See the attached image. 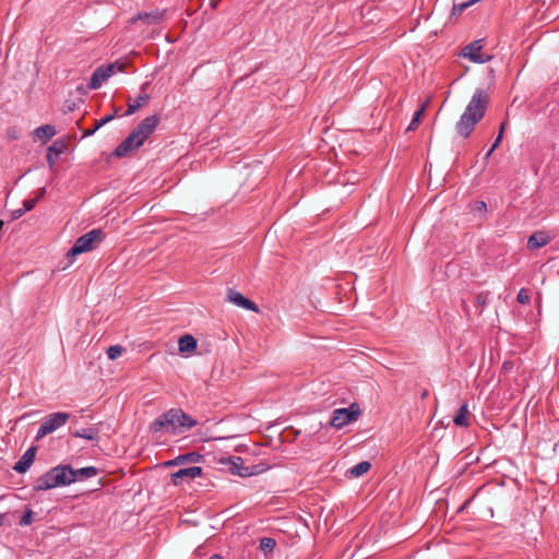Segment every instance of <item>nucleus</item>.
I'll list each match as a JSON object with an SVG mask.
<instances>
[{
	"instance_id": "f257e3e1",
	"label": "nucleus",
	"mask_w": 559,
	"mask_h": 559,
	"mask_svg": "<svg viewBox=\"0 0 559 559\" xmlns=\"http://www.w3.org/2000/svg\"><path fill=\"white\" fill-rule=\"evenodd\" d=\"M97 474L98 469L94 466L74 469L69 464H60L39 476L35 480L34 490L45 491L56 487L68 486L76 480L95 477Z\"/></svg>"
},
{
	"instance_id": "f03ea898",
	"label": "nucleus",
	"mask_w": 559,
	"mask_h": 559,
	"mask_svg": "<svg viewBox=\"0 0 559 559\" xmlns=\"http://www.w3.org/2000/svg\"><path fill=\"white\" fill-rule=\"evenodd\" d=\"M490 96L484 88H476L464 112L455 124V130L463 139L469 138L476 124L485 117Z\"/></svg>"
},
{
	"instance_id": "7ed1b4c3",
	"label": "nucleus",
	"mask_w": 559,
	"mask_h": 559,
	"mask_svg": "<svg viewBox=\"0 0 559 559\" xmlns=\"http://www.w3.org/2000/svg\"><path fill=\"white\" fill-rule=\"evenodd\" d=\"M198 421L181 408H170L159 415L150 426V430L156 432L183 433L194 426Z\"/></svg>"
},
{
	"instance_id": "20e7f679",
	"label": "nucleus",
	"mask_w": 559,
	"mask_h": 559,
	"mask_svg": "<svg viewBox=\"0 0 559 559\" xmlns=\"http://www.w3.org/2000/svg\"><path fill=\"white\" fill-rule=\"evenodd\" d=\"M104 239L105 233L102 228L92 229L75 240L73 247L69 250L68 255L75 257L78 254L88 252L93 250L97 245H99Z\"/></svg>"
},
{
	"instance_id": "39448f33",
	"label": "nucleus",
	"mask_w": 559,
	"mask_h": 559,
	"mask_svg": "<svg viewBox=\"0 0 559 559\" xmlns=\"http://www.w3.org/2000/svg\"><path fill=\"white\" fill-rule=\"evenodd\" d=\"M226 461L228 464V471L231 474L238 475L240 477L255 476L270 468L269 464L263 462L246 466L243 459L240 456H229Z\"/></svg>"
},
{
	"instance_id": "423d86ee",
	"label": "nucleus",
	"mask_w": 559,
	"mask_h": 559,
	"mask_svg": "<svg viewBox=\"0 0 559 559\" xmlns=\"http://www.w3.org/2000/svg\"><path fill=\"white\" fill-rule=\"evenodd\" d=\"M359 416V405L357 403H353L349 407L334 409L330 419V425L334 428L341 429L344 426L356 421Z\"/></svg>"
},
{
	"instance_id": "0eeeda50",
	"label": "nucleus",
	"mask_w": 559,
	"mask_h": 559,
	"mask_svg": "<svg viewBox=\"0 0 559 559\" xmlns=\"http://www.w3.org/2000/svg\"><path fill=\"white\" fill-rule=\"evenodd\" d=\"M126 68L124 63H120L118 61L99 66L95 69L92 74L91 81L88 83V87L91 90H97L102 86V84L109 79L114 73L123 72Z\"/></svg>"
},
{
	"instance_id": "6e6552de",
	"label": "nucleus",
	"mask_w": 559,
	"mask_h": 559,
	"mask_svg": "<svg viewBox=\"0 0 559 559\" xmlns=\"http://www.w3.org/2000/svg\"><path fill=\"white\" fill-rule=\"evenodd\" d=\"M70 417L71 415L64 412H57L46 416L37 431L36 440H39L43 437L52 433L59 427L63 426L69 420Z\"/></svg>"
},
{
	"instance_id": "1a4fd4ad",
	"label": "nucleus",
	"mask_w": 559,
	"mask_h": 559,
	"mask_svg": "<svg viewBox=\"0 0 559 559\" xmlns=\"http://www.w3.org/2000/svg\"><path fill=\"white\" fill-rule=\"evenodd\" d=\"M483 39L473 40L461 50L460 56L474 63H486L492 59V56L483 53Z\"/></svg>"
},
{
	"instance_id": "9d476101",
	"label": "nucleus",
	"mask_w": 559,
	"mask_h": 559,
	"mask_svg": "<svg viewBox=\"0 0 559 559\" xmlns=\"http://www.w3.org/2000/svg\"><path fill=\"white\" fill-rule=\"evenodd\" d=\"M159 122H160V117L158 115H152V116L144 118L132 130V132L139 139L140 144H144V142L150 138V135L156 130Z\"/></svg>"
},
{
	"instance_id": "9b49d317",
	"label": "nucleus",
	"mask_w": 559,
	"mask_h": 559,
	"mask_svg": "<svg viewBox=\"0 0 559 559\" xmlns=\"http://www.w3.org/2000/svg\"><path fill=\"white\" fill-rule=\"evenodd\" d=\"M143 144L139 143V139L131 131L130 134L115 148L112 156L122 158L139 150Z\"/></svg>"
},
{
	"instance_id": "f8f14e48",
	"label": "nucleus",
	"mask_w": 559,
	"mask_h": 559,
	"mask_svg": "<svg viewBox=\"0 0 559 559\" xmlns=\"http://www.w3.org/2000/svg\"><path fill=\"white\" fill-rule=\"evenodd\" d=\"M226 299L236 305L237 307L251 310L253 312H259V307L255 302L243 296L241 293L235 290V289H228Z\"/></svg>"
},
{
	"instance_id": "ddd939ff",
	"label": "nucleus",
	"mask_w": 559,
	"mask_h": 559,
	"mask_svg": "<svg viewBox=\"0 0 559 559\" xmlns=\"http://www.w3.org/2000/svg\"><path fill=\"white\" fill-rule=\"evenodd\" d=\"M202 473L203 469L200 466L180 468L179 471L171 474V481L175 486H179L187 479H194L200 477Z\"/></svg>"
},
{
	"instance_id": "4468645a",
	"label": "nucleus",
	"mask_w": 559,
	"mask_h": 559,
	"mask_svg": "<svg viewBox=\"0 0 559 559\" xmlns=\"http://www.w3.org/2000/svg\"><path fill=\"white\" fill-rule=\"evenodd\" d=\"M36 455V447L28 448L21 459L15 463L13 469L20 474L25 473L33 464Z\"/></svg>"
},
{
	"instance_id": "2eb2a0df",
	"label": "nucleus",
	"mask_w": 559,
	"mask_h": 559,
	"mask_svg": "<svg viewBox=\"0 0 559 559\" xmlns=\"http://www.w3.org/2000/svg\"><path fill=\"white\" fill-rule=\"evenodd\" d=\"M165 10H154L152 12H140L131 19L134 23L139 20L146 22L147 24H156L165 19Z\"/></svg>"
},
{
	"instance_id": "dca6fc26",
	"label": "nucleus",
	"mask_w": 559,
	"mask_h": 559,
	"mask_svg": "<svg viewBox=\"0 0 559 559\" xmlns=\"http://www.w3.org/2000/svg\"><path fill=\"white\" fill-rule=\"evenodd\" d=\"M67 146L66 143L61 140L55 141L48 148H47V163L50 168H53L57 158L64 153Z\"/></svg>"
},
{
	"instance_id": "f3484780",
	"label": "nucleus",
	"mask_w": 559,
	"mask_h": 559,
	"mask_svg": "<svg viewBox=\"0 0 559 559\" xmlns=\"http://www.w3.org/2000/svg\"><path fill=\"white\" fill-rule=\"evenodd\" d=\"M147 85H148V83H144L141 86V94L136 97L134 103L128 104V108H127L126 112L122 116H124V117L126 116H131L134 112H136L141 107H143L144 105H146L148 103L150 95L147 93H145V88H146Z\"/></svg>"
},
{
	"instance_id": "a211bd4d",
	"label": "nucleus",
	"mask_w": 559,
	"mask_h": 559,
	"mask_svg": "<svg viewBox=\"0 0 559 559\" xmlns=\"http://www.w3.org/2000/svg\"><path fill=\"white\" fill-rule=\"evenodd\" d=\"M550 236L544 230H537L533 233L527 240V248L530 250H536L546 246L550 241Z\"/></svg>"
},
{
	"instance_id": "6ab92c4d",
	"label": "nucleus",
	"mask_w": 559,
	"mask_h": 559,
	"mask_svg": "<svg viewBox=\"0 0 559 559\" xmlns=\"http://www.w3.org/2000/svg\"><path fill=\"white\" fill-rule=\"evenodd\" d=\"M203 459V456L198 452H189L181 455H178L171 461H168L166 465H179L186 463H198Z\"/></svg>"
},
{
	"instance_id": "aec40b11",
	"label": "nucleus",
	"mask_w": 559,
	"mask_h": 559,
	"mask_svg": "<svg viewBox=\"0 0 559 559\" xmlns=\"http://www.w3.org/2000/svg\"><path fill=\"white\" fill-rule=\"evenodd\" d=\"M197 348V340L190 335H182L178 341V349L180 353H191Z\"/></svg>"
},
{
	"instance_id": "412c9836",
	"label": "nucleus",
	"mask_w": 559,
	"mask_h": 559,
	"mask_svg": "<svg viewBox=\"0 0 559 559\" xmlns=\"http://www.w3.org/2000/svg\"><path fill=\"white\" fill-rule=\"evenodd\" d=\"M469 411L467 404L461 405V407L457 411V414L453 418V423L455 426L459 427H468L471 425L469 421Z\"/></svg>"
},
{
	"instance_id": "4be33fe9",
	"label": "nucleus",
	"mask_w": 559,
	"mask_h": 559,
	"mask_svg": "<svg viewBox=\"0 0 559 559\" xmlns=\"http://www.w3.org/2000/svg\"><path fill=\"white\" fill-rule=\"evenodd\" d=\"M118 111H119V109L115 108L111 114L106 115L104 118H102L100 120L96 121L92 129L85 130L83 132V136H91V135H93L99 128H102L106 123L112 121L117 117Z\"/></svg>"
},
{
	"instance_id": "5701e85b",
	"label": "nucleus",
	"mask_w": 559,
	"mask_h": 559,
	"mask_svg": "<svg viewBox=\"0 0 559 559\" xmlns=\"http://www.w3.org/2000/svg\"><path fill=\"white\" fill-rule=\"evenodd\" d=\"M34 134L43 140V141H48L49 139H51L55 134H56V129L51 124H44V126H40L38 128H36L34 130Z\"/></svg>"
},
{
	"instance_id": "b1692460",
	"label": "nucleus",
	"mask_w": 559,
	"mask_h": 559,
	"mask_svg": "<svg viewBox=\"0 0 559 559\" xmlns=\"http://www.w3.org/2000/svg\"><path fill=\"white\" fill-rule=\"evenodd\" d=\"M98 429L95 427H88L81 430H76L72 432V436L75 438H82L86 440H97L98 439Z\"/></svg>"
},
{
	"instance_id": "393cba45",
	"label": "nucleus",
	"mask_w": 559,
	"mask_h": 559,
	"mask_svg": "<svg viewBox=\"0 0 559 559\" xmlns=\"http://www.w3.org/2000/svg\"><path fill=\"white\" fill-rule=\"evenodd\" d=\"M490 300V293L489 292H481L479 293L475 298V307L476 311L475 313L477 316H480L485 307L489 304Z\"/></svg>"
},
{
	"instance_id": "a878e982",
	"label": "nucleus",
	"mask_w": 559,
	"mask_h": 559,
	"mask_svg": "<svg viewBox=\"0 0 559 559\" xmlns=\"http://www.w3.org/2000/svg\"><path fill=\"white\" fill-rule=\"evenodd\" d=\"M371 468V464L368 461H361L354 465L349 471L352 477H360Z\"/></svg>"
},
{
	"instance_id": "bb28decb",
	"label": "nucleus",
	"mask_w": 559,
	"mask_h": 559,
	"mask_svg": "<svg viewBox=\"0 0 559 559\" xmlns=\"http://www.w3.org/2000/svg\"><path fill=\"white\" fill-rule=\"evenodd\" d=\"M425 109H426V104H423L415 112H414V116L412 118V121L409 122L406 131L409 132V131H414L418 128L419 123H420V120L424 116V112H425Z\"/></svg>"
},
{
	"instance_id": "cd10ccee",
	"label": "nucleus",
	"mask_w": 559,
	"mask_h": 559,
	"mask_svg": "<svg viewBox=\"0 0 559 559\" xmlns=\"http://www.w3.org/2000/svg\"><path fill=\"white\" fill-rule=\"evenodd\" d=\"M480 0H468L462 3H455L452 7L451 16H460L467 8L479 2Z\"/></svg>"
},
{
	"instance_id": "c85d7f7f",
	"label": "nucleus",
	"mask_w": 559,
	"mask_h": 559,
	"mask_svg": "<svg viewBox=\"0 0 559 559\" xmlns=\"http://www.w3.org/2000/svg\"><path fill=\"white\" fill-rule=\"evenodd\" d=\"M276 543H275V539L271 538V537H263L260 539V545H259V548L261 551L263 552H270L274 549Z\"/></svg>"
},
{
	"instance_id": "c756f323",
	"label": "nucleus",
	"mask_w": 559,
	"mask_h": 559,
	"mask_svg": "<svg viewBox=\"0 0 559 559\" xmlns=\"http://www.w3.org/2000/svg\"><path fill=\"white\" fill-rule=\"evenodd\" d=\"M123 352H124V348L121 345H112V346L108 347L106 353H107L108 359L115 360L118 357H120Z\"/></svg>"
},
{
	"instance_id": "7c9ffc66",
	"label": "nucleus",
	"mask_w": 559,
	"mask_h": 559,
	"mask_svg": "<svg viewBox=\"0 0 559 559\" xmlns=\"http://www.w3.org/2000/svg\"><path fill=\"white\" fill-rule=\"evenodd\" d=\"M33 516H34V512L31 510V509H27L23 516L21 518L20 520V525L21 526H27L29 524H32L33 522Z\"/></svg>"
},
{
	"instance_id": "2f4dec72",
	"label": "nucleus",
	"mask_w": 559,
	"mask_h": 559,
	"mask_svg": "<svg viewBox=\"0 0 559 559\" xmlns=\"http://www.w3.org/2000/svg\"><path fill=\"white\" fill-rule=\"evenodd\" d=\"M530 298L531 297H530L528 290L525 288L520 289V292L518 293V296H516L518 302L523 304V305L528 304Z\"/></svg>"
},
{
	"instance_id": "473e14b6",
	"label": "nucleus",
	"mask_w": 559,
	"mask_h": 559,
	"mask_svg": "<svg viewBox=\"0 0 559 559\" xmlns=\"http://www.w3.org/2000/svg\"><path fill=\"white\" fill-rule=\"evenodd\" d=\"M38 202V198L28 199L23 202V209L25 212L32 211Z\"/></svg>"
},
{
	"instance_id": "72a5a7b5",
	"label": "nucleus",
	"mask_w": 559,
	"mask_h": 559,
	"mask_svg": "<svg viewBox=\"0 0 559 559\" xmlns=\"http://www.w3.org/2000/svg\"><path fill=\"white\" fill-rule=\"evenodd\" d=\"M504 126H506V122H502V124L500 127L499 134L496 138L493 144L491 145V151H495L499 146V144H500V142L502 140V135H503V131H504Z\"/></svg>"
},
{
	"instance_id": "f704fd0d",
	"label": "nucleus",
	"mask_w": 559,
	"mask_h": 559,
	"mask_svg": "<svg viewBox=\"0 0 559 559\" xmlns=\"http://www.w3.org/2000/svg\"><path fill=\"white\" fill-rule=\"evenodd\" d=\"M25 213L24 209H17L12 212V219L20 218Z\"/></svg>"
},
{
	"instance_id": "c9c22d12",
	"label": "nucleus",
	"mask_w": 559,
	"mask_h": 559,
	"mask_svg": "<svg viewBox=\"0 0 559 559\" xmlns=\"http://www.w3.org/2000/svg\"><path fill=\"white\" fill-rule=\"evenodd\" d=\"M486 203L484 201H478L476 202V209L479 210V211H485L486 210Z\"/></svg>"
},
{
	"instance_id": "e433bc0d",
	"label": "nucleus",
	"mask_w": 559,
	"mask_h": 559,
	"mask_svg": "<svg viewBox=\"0 0 559 559\" xmlns=\"http://www.w3.org/2000/svg\"><path fill=\"white\" fill-rule=\"evenodd\" d=\"M45 193H46V188H40L35 198H38V201H39L45 195Z\"/></svg>"
},
{
	"instance_id": "4c0bfd02",
	"label": "nucleus",
	"mask_w": 559,
	"mask_h": 559,
	"mask_svg": "<svg viewBox=\"0 0 559 559\" xmlns=\"http://www.w3.org/2000/svg\"><path fill=\"white\" fill-rule=\"evenodd\" d=\"M462 306H463V309H464V311H465L466 316H468V317H469V314H471V313H469V308H468V306H467V304H466V300H465V299H462Z\"/></svg>"
},
{
	"instance_id": "58836bf2",
	"label": "nucleus",
	"mask_w": 559,
	"mask_h": 559,
	"mask_svg": "<svg viewBox=\"0 0 559 559\" xmlns=\"http://www.w3.org/2000/svg\"><path fill=\"white\" fill-rule=\"evenodd\" d=\"M8 135H9L11 139H16V138H17V135H16V131H15V129H13V128L8 130Z\"/></svg>"
},
{
	"instance_id": "ea45409f",
	"label": "nucleus",
	"mask_w": 559,
	"mask_h": 559,
	"mask_svg": "<svg viewBox=\"0 0 559 559\" xmlns=\"http://www.w3.org/2000/svg\"><path fill=\"white\" fill-rule=\"evenodd\" d=\"M210 559H223V557L221 555L215 554L211 556Z\"/></svg>"
},
{
	"instance_id": "a19ab883",
	"label": "nucleus",
	"mask_w": 559,
	"mask_h": 559,
	"mask_svg": "<svg viewBox=\"0 0 559 559\" xmlns=\"http://www.w3.org/2000/svg\"><path fill=\"white\" fill-rule=\"evenodd\" d=\"M492 152L493 151H491V147H490L489 151L485 155V159L489 158V156L492 154Z\"/></svg>"
},
{
	"instance_id": "79ce46f5",
	"label": "nucleus",
	"mask_w": 559,
	"mask_h": 559,
	"mask_svg": "<svg viewBox=\"0 0 559 559\" xmlns=\"http://www.w3.org/2000/svg\"><path fill=\"white\" fill-rule=\"evenodd\" d=\"M217 5V1L216 0H211V7L212 8H216Z\"/></svg>"
},
{
	"instance_id": "37998d69",
	"label": "nucleus",
	"mask_w": 559,
	"mask_h": 559,
	"mask_svg": "<svg viewBox=\"0 0 559 559\" xmlns=\"http://www.w3.org/2000/svg\"><path fill=\"white\" fill-rule=\"evenodd\" d=\"M4 518H5L4 514H0V526L3 524Z\"/></svg>"
},
{
	"instance_id": "c03bdc74",
	"label": "nucleus",
	"mask_w": 559,
	"mask_h": 559,
	"mask_svg": "<svg viewBox=\"0 0 559 559\" xmlns=\"http://www.w3.org/2000/svg\"><path fill=\"white\" fill-rule=\"evenodd\" d=\"M503 367H506V369H509V366H507V362H503Z\"/></svg>"
},
{
	"instance_id": "a18cd8bd",
	"label": "nucleus",
	"mask_w": 559,
	"mask_h": 559,
	"mask_svg": "<svg viewBox=\"0 0 559 559\" xmlns=\"http://www.w3.org/2000/svg\"><path fill=\"white\" fill-rule=\"evenodd\" d=\"M503 367H506V369H509V366H507V362H503Z\"/></svg>"
}]
</instances>
